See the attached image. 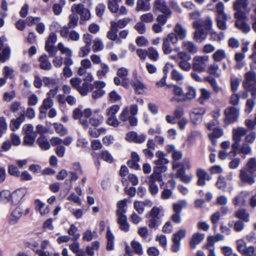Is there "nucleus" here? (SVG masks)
Listing matches in <instances>:
<instances>
[{"mask_svg": "<svg viewBox=\"0 0 256 256\" xmlns=\"http://www.w3.org/2000/svg\"><path fill=\"white\" fill-rule=\"evenodd\" d=\"M160 210L156 206H154L151 210L146 214V217L149 220L146 224L150 228H157L162 224V220L159 216Z\"/></svg>", "mask_w": 256, "mask_h": 256, "instance_id": "nucleus-1", "label": "nucleus"}, {"mask_svg": "<svg viewBox=\"0 0 256 256\" xmlns=\"http://www.w3.org/2000/svg\"><path fill=\"white\" fill-rule=\"evenodd\" d=\"M240 111V108L236 107L229 106L227 108L224 112L226 116L224 119V125L228 126L236 122L239 118Z\"/></svg>", "mask_w": 256, "mask_h": 256, "instance_id": "nucleus-2", "label": "nucleus"}, {"mask_svg": "<svg viewBox=\"0 0 256 256\" xmlns=\"http://www.w3.org/2000/svg\"><path fill=\"white\" fill-rule=\"evenodd\" d=\"M162 42V50L164 54H168L172 52L173 48L171 44H176L178 42V38L175 34H169L166 37L163 38Z\"/></svg>", "mask_w": 256, "mask_h": 256, "instance_id": "nucleus-3", "label": "nucleus"}, {"mask_svg": "<svg viewBox=\"0 0 256 256\" xmlns=\"http://www.w3.org/2000/svg\"><path fill=\"white\" fill-rule=\"evenodd\" d=\"M208 60V56H196L193 58V70L200 73L204 72L206 70V62Z\"/></svg>", "mask_w": 256, "mask_h": 256, "instance_id": "nucleus-4", "label": "nucleus"}, {"mask_svg": "<svg viewBox=\"0 0 256 256\" xmlns=\"http://www.w3.org/2000/svg\"><path fill=\"white\" fill-rule=\"evenodd\" d=\"M146 136L144 134L138 135L136 132L134 131L128 132L126 136V140L128 142L136 144H142L146 140Z\"/></svg>", "mask_w": 256, "mask_h": 256, "instance_id": "nucleus-5", "label": "nucleus"}, {"mask_svg": "<svg viewBox=\"0 0 256 256\" xmlns=\"http://www.w3.org/2000/svg\"><path fill=\"white\" fill-rule=\"evenodd\" d=\"M156 10L168 16H170L172 14V10L167 6L164 0H155L154 6V11L156 12Z\"/></svg>", "mask_w": 256, "mask_h": 256, "instance_id": "nucleus-6", "label": "nucleus"}, {"mask_svg": "<svg viewBox=\"0 0 256 256\" xmlns=\"http://www.w3.org/2000/svg\"><path fill=\"white\" fill-rule=\"evenodd\" d=\"M26 193V190L24 188H20L14 191L10 196L12 204L14 205L18 204Z\"/></svg>", "mask_w": 256, "mask_h": 256, "instance_id": "nucleus-7", "label": "nucleus"}, {"mask_svg": "<svg viewBox=\"0 0 256 256\" xmlns=\"http://www.w3.org/2000/svg\"><path fill=\"white\" fill-rule=\"evenodd\" d=\"M23 214L22 209L20 206H18L13 210L8 216V221L10 224H16Z\"/></svg>", "mask_w": 256, "mask_h": 256, "instance_id": "nucleus-8", "label": "nucleus"}, {"mask_svg": "<svg viewBox=\"0 0 256 256\" xmlns=\"http://www.w3.org/2000/svg\"><path fill=\"white\" fill-rule=\"evenodd\" d=\"M140 160L138 154L134 152L131 153L130 159L128 160L127 164L131 168L138 170H140V166L138 164Z\"/></svg>", "mask_w": 256, "mask_h": 256, "instance_id": "nucleus-9", "label": "nucleus"}, {"mask_svg": "<svg viewBox=\"0 0 256 256\" xmlns=\"http://www.w3.org/2000/svg\"><path fill=\"white\" fill-rule=\"evenodd\" d=\"M100 110H96L93 112L92 116L89 119V123L94 127L98 126L102 122L103 116L99 114Z\"/></svg>", "mask_w": 256, "mask_h": 256, "instance_id": "nucleus-10", "label": "nucleus"}, {"mask_svg": "<svg viewBox=\"0 0 256 256\" xmlns=\"http://www.w3.org/2000/svg\"><path fill=\"white\" fill-rule=\"evenodd\" d=\"M38 62H40V68L44 70H49L52 69V65L48 60V56L44 54L38 58Z\"/></svg>", "mask_w": 256, "mask_h": 256, "instance_id": "nucleus-11", "label": "nucleus"}, {"mask_svg": "<svg viewBox=\"0 0 256 256\" xmlns=\"http://www.w3.org/2000/svg\"><path fill=\"white\" fill-rule=\"evenodd\" d=\"M170 34H175L178 40H183L186 36V30L180 24L178 23L174 28V32Z\"/></svg>", "mask_w": 256, "mask_h": 256, "instance_id": "nucleus-12", "label": "nucleus"}, {"mask_svg": "<svg viewBox=\"0 0 256 256\" xmlns=\"http://www.w3.org/2000/svg\"><path fill=\"white\" fill-rule=\"evenodd\" d=\"M156 180H162V177H148L149 190L152 195L156 194L158 192V186L155 184Z\"/></svg>", "mask_w": 256, "mask_h": 256, "instance_id": "nucleus-13", "label": "nucleus"}, {"mask_svg": "<svg viewBox=\"0 0 256 256\" xmlns=\"http://www.w3.org/2000/svg\"><path fill=\"white\" fill-rule=\"evenodd\" d=\"M25 120V115L24 114H21L18 117L15 119H12L10 124V128L12 131H15L18 130L21 124Z\"/></svg>", "mask_w": 256, "mask_h": 256, "instance_id": "nucleus-14", "label": "nucleus"}, {"mask_svg": "<svg viewBox=\"0 0 256 256\" xmlns=\"http://www.w3.org/2000/svg\"><path fill=\"white\" fill-rule=\"evenodd\" d=\"M247 132V130L242 127L234 128L232 130L233 140H234L241 141L242 136L246 135Z\"/></svg>", "mask_w": 256, "mask_h": 256, "instance_id": "nucleus-15", "label": "nucleus"}, {"mask_svg": "<svg viewBox=\"0 0 256 256\" xmlns=\"http://www.w3.org/2000/svg\"><path fill=\"white\" fill-rule=\"evenodd\" d=\"M231 18V16H216V21L218 28L222 30H224L227 29L226 22Z\"/></svg>", "mask_w": 256, "mask_h": 256, "instance_id": "nucleus-16", "label": "nucleus"}, {"mask_svg": "<svg viewBox=\"0 0 256 256\" xmlns=\"http://www.w3.org/2000/svg\"><path fill=\"white\" fill-rule=\"evenodd\" d=\"M107 239L106 250H112L114 248V236L110 230V226L107 228L106 234Z\"/></svg>", "mask_w": 256, "mask_h": 256, "instance_id": "nucleus-17", "label": "nucleus"}, {"mask_svg": "<svg viewBox=\"0 0 256 256\" xmlns=\"http://www.w3.org/2000/svg\"><path fill=\"white\" fill-rule=\"evenodd\" d=\"M204 238V234L198 232L194 234L190 242V246L196 248L197 244H199Z\"/></svg>", "mask_w": 256, "mask_h": 256, "instance_id": "nucleus-18", "label": "nucleus"}, {"mask_svg": "<svg viewBox=\"0 0 256 256\" xmlns=\"http://www.w3.org/2000/svg\"><path fill=\"white\" fill-rule=\"evenodd\" d=\"M256 76V75L254 72L250 71L246 72L245 74L246 81L243 82L244 88L249 89L252 87L251 82L254 80Z\"/></svg>", "mask_w": 256, "mask_h": 256, "instance_id": "nucleus-19", "label": "nucleus"}, {"mask_svg": "<svg viewBox=\"0 0 256 256\" xmlns=\"http://www.w3.org/2000/svg\"><path fill=\"white\" fill-rule=\"evenodd\" d=\"M110 72L108 66L105 63H101L100 68L96 72V76L99 79L106 78V76Z\"/></svg>", "mask_w": 256, "mask_h": 256, "instance_id": "nucleus-20", "label": "nucleus"}, {"mask_svg": "<svg viewBox=\"0 0 256 256\" xmlns=\"http://www.w3.org/2000/svg\"><path fill=\"white\" fill-rule=\"evenodd\" d=\"M182 48L184 50L188 51L191 54H196L198 51L196 46L190 41H184L182 44Z\"/></svg>", "mask_w": 256, "mask_h": 256, "instance_id": "nucleus-21", "label": "nucleus"}, {"mask_svg": "<svg viewBox=\"0 0 256 256\" xmlns=\"http://www.w3.org/2000/svg\"><path fill=\"white\" fill-rule=\"evenodd\" d=\"M36 142L42 150H46L50 148V144L46 137L42 135L40 136L38 138Z\"/></svg>", "mask_w": 256, "mask_h": 256, "instance_id": "nucleus-22", "label": "nucleus"}, {"mask_svg": "<svg viewBox=\"0 0 256 256\" xmlns=\"http://www.w3.org/2000/svg\"><path fill=\"white\" fill-rule=\"evenodd\" d=\"M214 11L216 12V17L230 16L224 12V5L222 2H220L216 4Z\"/></svg>", "mask_w": 256, "mask_h": 256, "instance_id": "nucleus-23", "label": "nucleus"}, {"mask_svg": "<svg viewBox=\"0 0 256 256\" xmlns=\"http://www.w3.org/2000/svg\"><path fill=\"white\" fill-rule=\"evenodd\" d=\"M214 11L216 12V17L230 16L224 12V5L222 2H220L216 4Z\"/></svg>", "mask_w": 256, "mask_h": 256, "instance_id": "nucleus-24", "label": "nucleus"}, {"mask_svg": "<svg viewBox=\"0 0 256 256\" xmlns=\"http://www.w3.org/2000/svg\"><path fill=\"white\" fill-rule=\"evenodd\" d=\"M204 80L205 81L209 82L214 92L218 94L222 90V88L218 86L216 80L214 78L210 76H208L206 77Z\"/></svg>", "mask_w": 256, "mask_h": 256, "instance_id": "nucleus-25", "label": "nucleus"}, {"mask_svg": "<svg viewBox=\"0 0 256 256\" xmlns=\"http://www.w3.org/2000/svg\"><path fill=\"white\" fill-rule=\"evenodd\" d=\"M150 9V3L144 0H138L136 10V11H148Z\"/></svg>", "mask_w": 256, "mask_h": 256, "instance_id": "nucleus-26", "label": "nucleus"}, {"mask_svg": "<svg viewBox=\"0 0 256 256\" xmlns=\"http://www.w3.org/2000/svg\"><path fill=\"white\" fill-rule=\"evenodd\" d=\"M117 222L120 224V229L124 232L129 230L130 225L127 222V217L123 216L118 218Z\"/></svg>", "mask_w": 256, "mask_h": 256, "instance_id": "nucleus-27", "label": "nucleus"}, {"mask_svg": "<svg viewBox=\"0 0 256 256\" xmlns=\"http://www.w3.org/2000/svg\"><path fill=\"white\" fill-rule=\"evenodd\" d=\"M235 26L244 34L248 33L250 30V24L244 22L236 20L235 22Z\"/></svg>", "mask_w": 256, "mask_h": 256, "instance_id": "nucleus-28", "label": "nucleus"}, {"mask_svg": "<svg viewBox=\"0 0 256 256\" xmlns=\"http://www.w3.org/2000/svg\"><path fill=\"white\" fill-rule=\"evenodd\" d=\"M166 164H156L154 168V172L150 176H161L162 173L165 172L167 168L165 166Z\"/></svg>", "mask_w": 256, "mask_h": 256, "instance_id": "nucleus-29", "label": "nucleus"}, {"mask_svg": "<svg viewBox=\"0 0 256 256\" xmlns=\"http://www.w3.org/2000/svg\"><path fill=\"white\" fill-rule=\"evenodd\" d=\"M206 36L204 30H196L194 33V40L198 42H202L206 38Z\"/></svg>", "mask_w": 256, "mask_h": 256, "instance_id": "nucleus-30", "label": "nucleus"}, {"mask_svg": "<svg viewBox=\"0 0 256 256\" xmlns=\"http://www.w3.org/2000/svg\"><path fill=\"white\" fill-rule=\"evenodd\" d=\"M92 84L85 82H84L81 86H80L77 90L82 96H85L88 94L90 88L92 89Z\"/></svg>", "mask_w": 256, "mask_h": 256, "instance_id": "nucleus-31", "label": "nucleus"}, {"mask_svg": "<svg viewBox=\"0 0 256 256\" xmlns=\"http://www.w3.org/2000/svg\"><path fill=\"white\" fill-rule=\"evenodd\" d=\"M156 156L158 158L154 162L155 164H168V160L167 158H165V154L161 150H158L156 153Z\"/></svg>", "mask_w": 256, "mask_h": 256, "instance_id": "nucleus-32", "label": "nucleus"}, {"mask_svg": "<svg viewBox=\"0 0 256 256\" xmlns=\"http://www.w3.org/2000/svg\"><path fill=\"white\" fill-rule=\"evenodd\" d=\"M246 167L248 172L252 174H254L256 172V158H250L246 164Z\"/></svg>", "mask_w": 256, "mask_h": 256, "instance_id": "nucleus-33", "label": "nucleus"}, {"mask_svg": "<svg viewBox=\"0 0 256 256\" xmlns=\"http://www.w3.org/2000/svg\"><path fill=\"white\" fill-rule=\"evenodd\" d=\"M98 158L103 160L108 163H112L114 160L112 156L108 150L102 151L98 154Z\"/></svg>", "mask_w": 256, "mask_h": 256, "instance_id": "nucleus-34", "label": "nucleus"}, {"mask_svg": "<svg viewBox=\"0 0 256 256\" xmlns=\"http://www.w3.org/2000/svg\"><path fill=\"white\" fill-rule=\"evenodd\" d=\"M248 4V0H236L234 3V10H241L246 9Z\"/></svg>", "mask_w": 256, "mask_h": 256, "instance_id": "nucleus-35", "label": "nucleus"}, {"mask_svg": "<svg viewBox=\"0 0 256 256\" xmlns=\"http://www.w3.org/2000/svg\"><path fill=\"white\" fill-rule=\"evenodd\" d=\"M2 54H0V58L1 62H4L10 58L11 50L9 46H6L2 50Z\"/></svg>", "mask_w": 256, "mask_h": 256, "instance_id": "nucleus-36", "label": "nucleus"}, {"mask_svg": "<svg viewBox=\"0 0 256 256\" xmlns=\"http://www.w3.org/2000/svg\"><path fill=\"white\" fill-rule=\"evenodd\" d=\"M236 216L245 222L250 220V215L244 210H240L236 212Z\"/></svg>", "mask_w": 256, "mask_h": 256, "instance_id": "nucleus-37", "label": "nucleus"}, {"mask_svg": "<svg viewBox=\"0 0 256 256\" xmlns=\"http://www.w3.org/2000/svg\"><path fill=\"white\" fill-rule=\"evenodd\" d=\"M212 58L215 62H218L226 58V53L224 50H218L213 54Z\"/></svg>", "mask_w": 256, "mask_h": 256, "instance_id": "nucleus-38", "label": "nucleus"}, {"mask_svg": "<svg viewBox=\"0 0 256 256\" xmlns=\"http://www.w3.org/2000/svg\"><path fill=\"white\" fill-rule=\"evenodd\" d=\"M36 137V133L26 134L24 138V144L28 146H32Z\"/></svg>", "mask_w": 256, "mask_h": 256, "instance_id": "nucleus-39", "label": "nucleus"}, {"mask_svg": "<svg viewBox=\"0 0 256 256\" xmlns=\"http://www.w3.org/2000/svg\"><path fill=\"white\" fill-rule=\"evenodd\" d=\"M77 230L78 228L76 227L74 224H72L70 225V228L68 231V234L72 236V240L73 241L77 240L80 237V234H76Z\"/></svg>", "mask_w": 256, "mask_h": 256, "instance_id": "nucleus-40", "label": "nucleus"}, {"mask_svg": "<svg viewBox=\"0 0 256 256\" xmlns=\"http://www.w3.org/2000/svg\"><path fill=\"white\" fill-rule=\"evenodd\" d=\"M187 205V202L184 200L179 201L173 204V210L175 213L180 214L182 208Z\"/></svg>", "mask_w": 256, "mask_h": 256, "instance_id": "nucleus-41", "label": "nucleus"}, {"mask_svg": "<svg viewBox=\"0 0 256 256\" xmlns=\"http://www.w3.org/2000/svg\"><path fill=\"white\" fill-rule=\"evenodd\" d=\"M54 127L56 132L60 136H64L67 134V129L61 124L54 123Z\"/></svg>", "mask_w": 256, "mask_h": 256, "instance_id": "nucleus-42", "label": "nucleus"}, {"mask_svg": "<svg viewBox=\"0 0 256 256\" xmlns=\"http://www.w3.org/2000/svg\"><path fill=\"white\" fill-rule=\"evenodd\" d=\"M200 96L198 98V102L200 104H202L204 100H208L210 97V92L206 88H202L200 90Z\"/></svg>", "mask_w": 256, "mask_h": 256, "instance_id": "nucleus-43", "label": "nucleus"}, {"mask_svg": "<svg viewBox=\"0 0 256 256\" xmlns=\"http://www.w3.org/2000/svg\"><path fill=\"white\" fill-rule=\"evenodd\" d=\"M72 176H78L84 174L82 167L78 162L73 164V170L70 172Z\"/></svg>", "mask_w": 256, "mask_h": 256, "instance_id": "nucleus-44", "label": "nucleus"}, {"mask_svg": "<svg viewBox=\"0 0 256 256\" xmlns=\"http://www.w3.org/2000/svg\"><path fill=\"white\" fill-rule=\"evenodd\" d=\"M42 82L46 86L51 88L57 84V80L56 78L45 76L43 78Z\"/></svg>", "mask_w": 256, "mask_h": 256, "instance_id": "nucleus-45", "label": "nucleus"}, {"mask_svg": "<svg viewBox=\"0 0 256 256\" xmlns=\"http://www.w3.org/2000/svg\"><path fill=\"white\" fill-rule=\"evenodd\" d=\"M132 86H134L136 92L138 94H142L144 88V84L138 80L132 82Z\"/></svg>", "mask_w": 256, "mask_h": 256, "instance_id": "nucleus-46", "label": "nucleus"}, {"mask_svg": "<svg viewBox=\"0 0 256 256\" xmlns=\"http://www.w3.org/2000/svg\"><path fill=\"white\" fill-rule=\"evenodd\" d=\"M11 193L9 190H4L0 192V202L6 203L10 200Z\"/></svg>", "mask_w": 256, "mask_h": 256, "instance_id": "nucleus-47", "label": "nucleus"}, {"mask_svg": "<svg viewBox=\"0 0 256 256\" xmlns=\"http://www.w3.org/2000/svg\"><path fill=\"white\" fill-rule=\"evenodd\" d=\"M70 22L68 24V28H75L78 24V15L74 14H71L69 16Z\"/></svg>", "mask_w": 256, "mask_h": 256, "instance_id": "nucleus-48", "label": "nucleus"}, {"mask_svg": "<svg viewBox=\"0 0 256 256\" xmlns=\"http://www.w3.org/2000/svg\"><path fill=\"white\" fill-rule=\"evenodd\" d=\"M148 56L153 61H156L158 58V53L153 47H150L148 48Z\"/></svg>", "mask_w": 256, "mask_h": 256, "instance_id": "nucleus-49", "label": "nucleus"}, {"mask_svg": "<svg viewBox=\"0 0 256 256\" xmlns=\"http://www.w3.org/2000/svg\"><path fill=\"white\" fill-rule=\"evenodd\" d=\"M212 132L208 134V137L220 138L224 134L223 129L220 127L212 130Z\"/></svg>", "mask_w": 256, "mask_h": 256, "instance_id": "nucleus-50", "label": "nucleus"}, {"mask_svg": "<svg viewBox=\"0 0 256 256\" xmlns=\"http://www.w3.org/2000/svg\"><path fill=\"white\" fill-rule=\"evenodd\" d=\"M218 66L216 64H214L210 66L208 71L210 74L214 75L216 77L218 78L220 76V74L218 72Z\"/></svg>", "mask_w": 256, "mask_h": 256, "instance_id": "nucleus-51", "label": "nucleus"}, {"mask_svg": "<svg viewBox=\"0 0 256 256\" xmlns=\"http://www.w3.org/2000/svg\"><path fill=\"white\" fill-rule=\"evenodd\" d=\"M131 246L137 254L142 255L143 254L142 245L139 242L132 240L131 242Z\"/></svg>", "mask_w": 256, "mask_h": 256, "instance_id": "nucleus-52", "label": "nucleus"}, {"mask_svg": "<svg viewBox=\"0 0 256 256\" xmlns=\"http://www.w3.org/2000/svg\"><path fill=\"white\" fill-rule=\"evenodd\" d=\"M119 110L120 106L118 105H113L106 110V114L109 116H116V114Z\"/></svg>", "mask_w": 256, "mask_h": 256, "instance_id": "nucleus-53", "label": "nucleus"}, {"mask_svg": "<svg viewBox=\"0 0 256 256\" xmlns=\"http://www.w3.org/2000/svg\"><path fill=\"white\" fill-rule=\"evenodd\" d=\"M45 50L48 53L49 56L51 58L55 56L58 52L56 48L52 44H46Z\"/></svg>", "mask_w": 256, "mask_h": 256, "instance_id": "nucleus-54", "label": "nucleus"}, {"mask_svg": "<svg viewBox=\"0 0 256 256\" xmlns=\"http://www.w3.org/2000/svg\"><path fill=\"white\" fill-rule=\"evenodd\" d=\"M218 125L219 121L218 118H214L206 124V126L209 130H211L216 128H219Z\"/></svg>", "mask_w": 256, "mask_h": 256, "instance_id": "nucleus-55", "label": "nucleus"}, {"mask_svg": "<svg viewBox=\"0 0 256 256\" xmlns=\"http://www.w3.org/2000/svg\"><path fill=\"white\" fill-rule=\"evenodd\" d=\"M35 208L36 210H38L41 215L46 214L47 212L44 209V204L41 202L39 200H36L34 201Z\"/></svg>", "mask_w": 256, "mask_h": 256, "instance_id": "nucleus-56", "label": "nucleus"}, {"mask_svg": "<svg viewBox=\"0 0 256 256\" xmlns=\"http://www.w3.org/2000/svg\"><path fill=\"white\" fill-rule=\"evenodd\" d=\"M104 46L102 42L99 38H96L94 40L92 50L94 52L101 50L103 49Z\"/></svg>", "mask_w": 256, "mask_h": 256, "instance_id": "nucleus-57", "label": "nucleus"}, {"mask_svg": "<svg viewBox=\"0 0 256 256\" xmlns=\"http://www.w3.org/2000/svg\"><path fill=\"white\" fill-rule=\"evenodd\" d=\"M172 166L175 168H178L180 166H182L185 169H188L190 168V166L188 160H184L181 163L173 162Z\"/></svg>", "mask_w": 256, "mask_h": 256, "instance_id": "nucleus-58", "label": "nucleus"}, {"mask_svg": "<svg viewBox=\"0 0 256 256\" xmlns=\"http://www.w3.org/2000/svg\"><path fill=\"white\" fill-rule=\"evenodd\" d=\"M205 112L206 110L204 108H194L193 112L190 114V118L192 120H193V118L196 116L201 117Z\"/></svg>", "mask_w": 256, "mask_h": 256, "instance_id": "nucleus-59", "label": "nucleus"}, {"mask_svg": "<svg viewBox=\"0 0 256 256\" xmlns=\"http://www.w3.org/2000/svg\"><path fill=\"white\" fill-rule=\"evenodd\" d=\"M172 79L177 82L182 80L184 79V76L180 72L176 69L172 70L171 73Z\"/></svg>", "mask_w": 256, "mask_h": 256, "instance_id": "nucleus-60", "label": "nucleus"}, {"mask_svg": "<svg viewBox=\"0 0 256 256\" xmlns=\"http://www.w3.org/2000/svg\"><path fill=\"white\" fill-rule=\"evenodd\" d=\"M172 251L174 252H178L180 248V241L177 240L175 238H172Z\"/></svg>", "mask_w": 256, "mask_h": 256, "instance_id": "nucleus-61", "label": "nucleus"}, {"mask_svg": "<svg viewBox=\"0 0 256 256\" xmlns=\"http://www.w3.org/2000/svg\"><path fill=\"white\" fill-rule=\"evenodd\" d=\"M108 6L112 12H117L118 10V2L113 0H109Z\"/></svg>", "mask_w": 256, "mask_h": 256, "instance_id": "nucleus-62", "label": "nucleus"}, {"mask_svg": "<svg viewBox=\"0 0 256 256\" xmlns=\"http://www.w3.org/2000/svg\"><path fill=\"white\" fill-rule=\"evenodd\" d=\"M178 61H189L191 59V56L186 52H182L178 53Z\"/></svg>", "mask_w": 256, "mask_h": 256, "instance_id": "nucleus-63", "label": "nucleus"}, {"mask_svg": "<svg viewBox=\"0 0 256 256\" xmlns=\"http://www.w3.org/2000/svg\"><path fill=\"white\" fill-rule=\"evenodd\" d=\"M4 78L6 79L10 78L12 79L14 76V70L8 66H5L3 70Z\"/></svg>", "mask_w": 256, "mask_h": 256, "instance_id": "nucleus-64", "label": "nucleus"}]
</instances>
